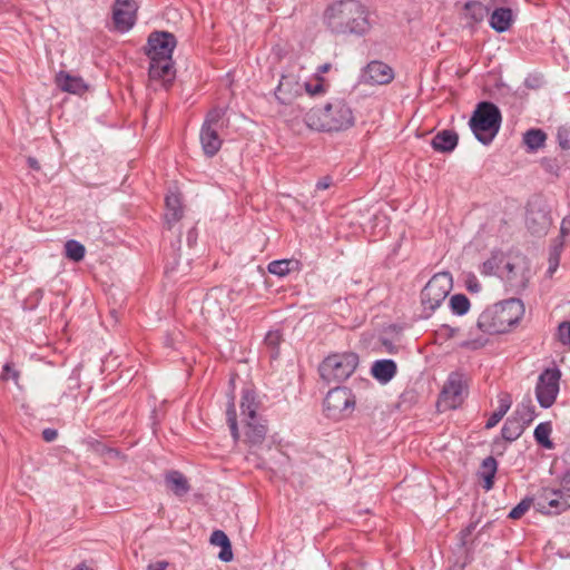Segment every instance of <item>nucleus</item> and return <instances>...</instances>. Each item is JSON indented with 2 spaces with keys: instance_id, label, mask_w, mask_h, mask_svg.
Instances as JSON below:
<instances>
[{
  "instance_id": "f257e3e1",
  "label": "nucleus",
  "mask_w": 570,
  "mask_h": 570,
  "mask_svg": "<svg viewBox=\"0 0 570 570\" xmlns=\"http://www.w3.org/2000/svg\"><path fill=\"white\" fill-rule=\"evenodd\" d=\"M324 27L334 36L365 37L373 29L371 11L360 0L331 2L322 16Z\"/></svg>"
},
{
  "instance_id": "f03ea898",
  "label": "nucleus",
  "mask_w": 570,
  "mask_h": 570,
  "mask_svg": "<svg viewBox=\"0 0 570 570\" xmlns=\"http://www.w3.org/2000/svg\"><path fill=\"white\" fill-rule=\"evenodd\" d=\"M304 120L311 129L340 131L354 125V115L344 99L334 98L322 108H312Z\"/></svg>"
},
{
  "instance_id": "7ed1b4c3",
  "label": "nucleus",
  "mask_w": 570,
  "mask_h": 570,
  "mask_svg": "<svg viewBox=\"0 0 570 570\" xmlns=\"http://www.w3.org/2000/svg\"><path fill=\"white\" fill-rule=\"evenodd\" d=\"M524 313V306L518 298H510L484 309L478 318V327L489 334L509 331Z\"/></svg>"
},
{
  "instance_id": "20e7f679",
  "label": "nucleus",
  "mask_w": 570,
  "mask_h": 570,
  "mask_svg": "<svg viewBox=\"0 0 570 570\" xmlns=\"http://www.w3.org/2000/svg\"><path fill=\"white\" fill-rule=\"evenodd\" d=\"M258 402L250 390H244L240 401V415L244 424V442L250 448L263 444L266 438L267 428L257 414Z\"/></svg>"
},
{
  "instance_id": "39448f33",
  "label": "nucleus",
  "mask_w": 570,
  "mask_h": 570,
  "mask_svg": "<svg viewBox=\"0 0 570 570\" xmlns=\"http://www.w3.org/2000/svg\"><path fill=\"white\" fill-rule=\"evenodd\" d=\"M500 109L492 102H480L469 121L475 138L483 145H489L500 130Z\"/></svg>"
},
{
  "instance_id": "423d86ee",
  "label": "nucleus",
  "mask_w": 570,
  "mask_h": 570,
  "mask_svg": "<svg viewBox=\"0 0 570 570\" xmlns=\"http://www.w3.org/2000/svg\"><path fill=\"white\" fill-rule=\"evenodd\" d=\"M538 511L559 514L570 509V469L562 475L557 488H543L535 498Z\"/></svg>"
},
{
  "instance_id": "0eeeda50",
  "label": "nucleus",
  "mask_w": 570,
  "mask_h": 570,
  "mask_svg": "<svg viewBox=\"0 0 570 570\" xmlns=\"http://www.w3.org/2000/svg\"><path fill=\"white\" fill-rule=\"evenodd\" d=\"M358 365V356L353 352L334 353L325 357L318 366L320 376L326 383L348 379Z\"/></svg>"
},
{
  "instance_id": "6e6552de",
  "label": "nucleus",
  "mask_w": 570,
  "mask_h": 570,
  "mask_svg": "<svg viewBox=\"0 0 570 570\" xmlns=\"http://www.w3.org/2000/svg\"><path fill=\"white\" fill-rule=\"evenodd\" d=\"M452 289V276L448 272L431 277L421 292V303L426 316H430L448 297Z\"/></svg>"
},
{
  "instance_id": "1a4fd4ad",
  "label": "nucleus",
  "mask_w": 570,
  "mask_h": 570,
  "mask_svg": "<svg viewBox=\"0 0 570 570\" xmlns=\"http://www.w3.org/2000/svg\"><path fill=\"white\" fill-rule=\"evenodd\" d=\"M356 399L348 387H335L326 394L323 407L325 415L334 421H341L352 415Z\"/></svg>"
},
{
  "instance_id": "9d476101",
  "label": "nucleus",
  "mask_w": 570,
  "mask_h": 570,
  "mask_svg": "<svg viewBox=\"0 0 570 570\" xmlns=\"http://www.w3.org/2000/svg\"><path fill=\"white\" fill-rule=\"evenodd\" d=\"M225 109L214 108L207 115L200 128L199 139L204 154L207 157L215 156L223 144L218 130L223 126Z\"/></svg>"
},
{
  "instance_id": "9b49d317",
  "label": "nucleus",
  "mask_w": 570,
  "mask_h": 570,
  "mask_svg": "<svg viewBox=\"0 0 570 570\" xmlns=\"http://www.w3.org/2000/svg\"><path fill=\"white\" fill-rule=\"evenodd\" d=\"M561 371L558 367L546 368L538 379L535 396L541 407L549 409L559 394Z\"/></svg>"
},
{
  "instance_id": "f8f14e48",
  "label": "nucleus",
  "mask_w": 570,
  "mask_h": 570,
  "mask_svg": "<svg viewBox=\"0 0 570 570\" xmlns=\"http://www.w3.org/2000/svg\"><path fill=\"white\" fill-rule=\"evenodd\" d=\"M500 277L511 289L519 292L527 287L530 278V267L524 257L517 256L502 266Z\"/></svg>"
},
{
  "instance_id": "ddd939ff",
  "label": "nucleus",
  "mask_w": 570,
  "mask_h": 570,
  "mask_svg": "<svg viewBox=\"0 0 570 570\" xmlns=\"http://www.w3.org/2000/svg\"><path fill=\"white\" fill-rule=\"evenodd\" d=\"M466 382L461 373L453 372L445 382L439 404L444 409H456L464 400Z\"/></svg>"
},
{
  "instance_id": "4468645a",
  "label": "nucleus",
  "mask_w": 570,
  "mask_h": 570,
  "mask_svg": "<svg viewBox=\"0 0 570 570\" xmlns=\"http://www.w3.org/2000/svg\"><path fill=\"white\" fill-rule=\"evenodd\" d=\"M176 47V38L166 31H156L148 38L147 55L150 60L173 59V51Z\"/></svg>"
},
{
  "instance_id": "2eb2a0df",
  "label": "nucleus",
  "mask_w": 570,
  "mask_h": 570,
  "mask_svg": "<svg viewBox=\"0 0 570 570\" xmlns=\"http://www.w3.org/2000/svg\"><path fill=\"white\" fill-rule=\"evenodd\" d=\"M304 83L301 82L299 76L293 71L284 73L275 89L276 99L283 105H291L296 98L302 96Z\"/></svg>"
},
{
  "instance_id": "dca6fc26",
  "label": "nucleus",
  "mask_w": 570,
  "mask_h": 570,
  "mask_svg": "<svg viewBox=\"0 0 570 570\" xmlns=\"http://www.w3.org/2000/svg\"><path fill=\"white\" fill-rule=\"evenodd\" d=\"M138 6L135 0H115L112 8V21L115 29L126 32L132 28L136 21Z\"/></svg>"
},
{
  "instance_id": "f3484780",
  "label": "nucleus",
  "mask_w": 570,
  "mask_h": 570,
  "mask_svg": "<svg viewBox=\"0 0 570 570\" xmlns=\"http://www.w3.org/2000/svg\"><path fill=\"white\" fill-rule=\"evenodd\" d=\"M360 79L365 85H387L394 79V71L385 62L373 60L362 70Z\"/></svg>"
},
{
  "instance_id": "a211bd4d",
  "label": "nucleus",
  "mask_w": 570,
  "mask_h": 570,
  "mask_svg": "<svg viewBox=\"0 0 570 570\" xmlns=\"http://www.w3.org/2000/svg\"><path fill=\"white\" fill-rule=\"evenodd\" d=\"M148 75L151 82H160L167 89L175 79L173 59L150 60Z\"/></svg>"
},
{
  "instance_id": "6ab92c4d",
  "label": "nucleus",
  "mask_w": 570,
  "mask_h": 570,
  "mask_svg": "<svg viewBox=\"0 0 570 570\" xmlns=\"http://www.w3.org/2000/svg\"><path fill=\"white\" fill-rule=\"evenodd\" d=\"M525 225L533 235H546L551 219L549 215L542 210L529 209L527 213Z\"/></svg>"
},
{
  "instance_id": "aec40b11",
  "label": "nucleus",
  "mask_w": 570,
  "mask_h": 570,
  "mask_svg": "<svg viewBox=\"0 0 570 570\" xmlns=\"http://www.w3.org/2000/svg\"><path fill=\"white\" fill-rule=\"evenodd\" d=\"M513 22V12L510 8H497L490 14L489 23L497 32H504L510 29Z\"/></svg>"
},
{
  "instance_id": "412c9836",
  "label": "nucleus",
  "mask_w": 570,
  "mask_h": 570,
  "mask_svg": "<svg viewBox=\"0 0 570 570\" xmlns=\"http://www.w3.org/2000/svg\"><path fill=\"white\" fill-rule=\"evenodd\" d=\"M56 82L62 91L70 94H82L86 91L87 86L82 78L75 77L68 72L60 71L56 77Z\"/></svg>"
},
{
  "instance_id": "4be33fe9",
  "label": "nucleus",
  "mask_w": 570,
  "mask_h": 570,
  "mask_svg": "<svg viewBox=\"0 0 570 570\" xmlns=\"http://www.w3.org/2000/svg\"><path fill=\"white\" fill-rule=\"evenodd\" d=\"M166 213L165 220L168 228H171L173 224L177 223L183 217V206L180 196L176 193H171L166 196Z\"/></svg>"
},
{
  "instance_id": "5701e85b",
  "label": "nucleus",
  "mask_w": 570,
  "mask_h": 570,
  "mask_svg": "<svg viewBox=\"0 0 570 570\" xmlns=\"http://www.w3.org/2000/svg\"><path fill=\"white\" fill-rule=\"evenodd\" d=\"M488 14V7L480 1H468L463 6V18L470 26L482 22Z\"/></svg>"
},
{
  "instance_id": "b1692460",
  "label": "nucleus",
  "mask_w": 570,
  "mask_h": 570,
  "mask_svg": "<svg viewBox=\"0 0 570 570\" xmlns=\"http://www.w3.org/2000/svg\"><path fill=\"white\" fill-rule=\"evenodd\" d=\"M372 375L382 383H387L396 374V364L393 360L375 361L371 368Z\"/></svg>"
},
{
  "instance_id": "393cba45",
  "label": "nucleus",
  "mask_w": 570,
  "mask_h": 570,
  "mask_svg": "<svg viewBox=\"0 0 570 570\" xmlns=\"http://www.w3.org/2000/svg\"><path fill=\"white\" fill-rule=\"evenodd\" d=\"M431 145L436 151L450 153L458 145V135L450 130H443L433 137Z\"/></svg>"
},
{
  "instance_id": "a878e982",
  "label": "nucleus",
  "mask_w": 570,
  "mask_h": 570,
  "mask_svg": "<svg viewBox=\"0 0 570 570\" xmlns=\"http://www.w3.org/2000/svg\"><path fill=\"white\" fill-rule=\"evenodd\" d=\"M499 406L498 409L490 415L485 423L487 429L494 428L507 414L512 405V399L509 393H501L498 396Z\"/></svg>"
},
{
  "instance_id": "bb28decb",
  "label": "nucleus",
  "mask_w": 570,
  "mask_h": 570,
  "mask_svg": "<svg viewBox=\"0 0 570 570\" xmlns=\"http://www.w3.org/2000/svg\"><path fill=\"white\" fill-rule=\"evenodd\" d=\"M299 269V262L296 259H278L267 265V271L276 276L284 277L291 272Z\"/></svg>"
},
{
  "instance_id": "cd10ccee",
  "label": "nucleus",
  "mask_w": 570,
  "mask_h": 570,
  "mask_svg": "<svg viewBox=\"0 0 570 570\" xmlns=\"http://www.w3.org/2000/svg\"><path fill=\"white\" fill-rule=\"evenodd\" d=\"M523 422H520L513 415H511L503 424L501 434L505 441L512 442L521 436L525 430Z\"/></svg>"
},
{
  "instance_id": "c85d7f7f",
  "label": "nucleus",
  "mask_w": 570,
  "mask_h": 570,
  "mask_svg": "<svg viewBox=\"0 0 570 570\" xmlns=\"http://www.w3.org/2000/svg\"><path fill=\"white\" fill-rule=\"evenodd\" d=\"M166 483L176 495H184L189 491L187 479L178 471H171L166 475Z\"/></svg>"
},
{
  "instance_id": "c756f323",
  "label": "nucleus",
  "mask_w": 570,
  "mask_h": 570,
  "mask_svg": "<svg viewBox=\"0 0 570 570\" xmlns=\"http://www.w3.org/2000/svg\"><path fill=\"white\" fill-rule=\"evenodd\" d=\"M504 262L503 253L493 252L491 257L488 258L480 267V273L485 276L498 274L502 271L501 265Z\"/></svg>"
},
{
  "instance_id": "7c9ffc66",
  "label": "nucleus",
  "mask_w": 570,
  "mask_h": 570,
  "mask_svg": "<svg viewBox=\"0 0 570 570\" xmlns=\"http://www.w3.org/2000/svg\"><path fill=\"white\" fill-rule=\"evenodd\" d=\"M512 415L528 426L535 417V409L531 399L523 400Z\"/></svg>"
},
{
  "instance_id": "2f4dec72",
  "label": "nucleus",
  "mask_w": 570,
  "mask_h": 570,
  "mask_svg": "<svg viewBox=\"0 0 570 570\" xmlns=\"http://www.w3.org/2000/svg\"><path fill=\"white\" fill-rule=\"evenodd\" d=\"M330 82L323 76H314L313 82H304V90L311 97L323 96L327 92Z\"/></svg>"
},
{
  "instance_id": "473e14b6",
  "label": "nucleus",
  "mask_w": 570,
  "mask_h": 570,
  "mask_svg": "<svg viewBox=\"0 0 570 570\" xmlns=\"http://www.w3.org/2000/svg\"><path fill=\"white\" fill-rule=\"evenodd\" d=\"M546 138L541 129H530L523 135V142L530 150H537L544 145Z\"/></svg>"
},
{
  "instance_id": "72a5a7b5",
  "label": "nucleus",
  "mask_w": 570,
  "mask_h": 570,
  "mask_svg": "<svg viewBox=\"0 0 570 570\" xmlns=\"http://www.w3.org/2000/svg\"><path fill=\"white\" fill-rule=\"evenodd\" d=\"M551 425L549 422H543V423H540L537 425V428L534 429V439L535 441L542 445L543 448L546 449H552L553 448V443L552 441L550 440V434H551Z\"/></svg>"
},
{
  "instance_id": "f704fd0d",
  "label": "nucleus",
  "mask_w": 570,
  "mask_h": 570,
  "mask_svg": "<svg viewBox=\"0 0 570 570\" xmlns=\"http://www.w3.org/2000/svg\"><path fill=\"white\" fill-rule=\"evenodd\" d=\"M66 257L73 262H80L83 259L86 249L82 244L75 239H70L65 244Z\"/></svg>"
},
{
  "instance_id": "c9c22d12",
  "label": "nucleus",
  "mask_w": 570,
  "mask_h": 570,
  "mask_svg": "<svg viewBox=\"0 0 570 570\" xmlns=\"http://www.w3.org/2000/svg\"><path fill=\"white\" fill-rule=\"evenodd\" d=\"M226 417H227V423H228L233 439L235 441H238L240 434H239V430H238V425H237V414H236L234 397H232L230 401L228 402V405L226 409Z\"/></svg>"
},
{
  "instance_id": "e433bc0d",
  "label": "nucleus",
  "mask_w": 570,
  "mask_h": 570,
  "mask_svg": "<svg viewBox=\"0 0 570 570\" xmlns=\"http://www.w3.org/2000/svg\"><path fill=\"white\" fill-rule=\"evenodd\" d=\"M450 307L453 314L464 315L470 309V301L463 294H455L450 298Z\"/></svg>"
},
{
  "instance_id": "4c0bfd02",
  "label": "nucleus",
  "mask_w": 570,
  "mask_h": 570,
  "mask_svg": "<svg viewBox=\"0 0 570 570\" xmlns=\"http://www.w3.org/2000/svg\"><path fill=\"white\" fill-rule=\"evenodd\" d=\"M281 342L282 335L278 331H269L266 334L264 343L269 351L271 358H276L278 356Z\"/></svg>"
},
{
  "instance_id": "58836bf2",
  "label": "nucleus",
  "mask_w": 570,
  "mask_h": 570,
  "mask_svg": "<svg viewBox=\"0 0 570 570\" xmlns=\"http://www.w3.org/2000/svg\"><path fill=\"white\" fill-rule=\"evenodd\" d=\"M535 504V499L525 498L520 503H518L509 513V518L511 519H520L525 514V512L530 509L532 504Z\"/></svg>"
},
{
  "instance_id": "ea45409f",
  "label": "nucleus",
  "mask_w": 570,
  "mask_h": 570,
  "mask_svg": "<svg viewBox=\"0 0 570 570\" xmlns=\"http://www.w3.org/2000/svg\"><path fill=\"white\" fill-rule=\"evenodd\" d=\"M558 340L563 345H570V322H561L557 332Z\"/></svg>"
},
{
  "instance_id": "a19ab883",
  "label": "nucleus",
  "mask_w": 570,
  "mask_h": 570,
  "mask_svg": "<svg viewBox=\"0 0 570 570\" xmlns=\"http://www.w3.org/2000/svg\"><path fill=\"white\" fill-rule=\"evenodd\" d=\"M229 539L226 533L222 530H215L210 535V543L220 548L228 547Z\"/></svg>"
},
{
  "instance_id": "79ce46f5",
  "label": "nucleus",
  "mask_w": 570,
  "mask_h": 570,
  "mask_svg": "<svg viewBox=\"0 0 570 570\" xmlns=\"http://www.w3.org/2000/svg\"><path fill=\"white\" fill-rule=\"evenodd\" d=\"M558 141L562 149H570V128H568V127L559 128Z\"/></svg>"
},
{
  "instance_id": "37998d69",
  "label": "nucleus",
  "mask_w": 570,
  "mask_h": 570,
  "mask_svg": "<svg viewBox=\"0 0 570 570\" xmlns=\"http://www.w3.org/2000/svg\"><path fill=\"white\" fill-rule=\"evenodd\" d=\"M560 256L557 249H554L549 257V267H548V274L551 276L559 266Z\"/></svg>"
},
{
  "instance_id": "c03bdc74",
  "label": "nucleus",
  "mask_w": 570,
  "mask_h": 570,
  "mask_svg": "<svg viewBox=\"0 0 570 570\" xmlns=\"http://www.w3.org/2000/svg\"><path fill=\"white\" fill-rule=\"evenodd\" d=\"M482 468L484 470L483 474L495 473L497 472V461L493 456H488L483 460Z\"/></svg>"
},
{
  "instance_id": "a18cd8bd",
  "label": "nucleus",
  "mask_w": 570,
  "mask_h": 570,
  "mask_svg": "<svg viewBox=\"0 0 570 570\" xmlns=\"http://www.w3.org/2000/svg\"><path fill=\"white\" fill-rule=\"evenodd\" d=\"M18 376H19L18 372H17V371H14V370L11 367V365H10V364H6V365L3 366V371H2V373H1V379H2V380H9L10 377H12L13 380H16V381H17V380H18Z\"/></svg>"
},
{
  "instance_id": "49530a36",
  "label": "nucleus",
  "mask_w": 570,
  "mask_h": 570,
  "mask_svg": "<svg viewBox=\"0 0 570 570\" xmlns=\"http://www.w3.org/2000/svg\"><path fill=\"white\" fill-rule=\"evenodd\" d=\"M333 184V179L330 176L322 177L315 185V189L318 190H325L330 188Z\"/></svg>"
},
{
  "instance_id": "de8ad7c7",
  "label": "nucleus",
  "mask_w": 570,
  "mask_h": 570,
  "mask_svg": "<svg viewBox=\"0 0 570 570\" xmlns=\"http://www.w3.org/2000/svg\"><path fill=\"white\" fill-rule=\"evenodd\" d=\"M219 559L225 562H228L233 559L230 542L228 543V547L222 548V550L219 552Z\"/></svg>"
},
{
  "instance_id": "09e8293b",
  "label": "nucleus",
  "mask_w": 570,
  "mask_h": 570,
  "mask_svg": "<svg viewBox=\"0 0 570 570\" xmlns=\"http://www.w3.org/2000/svg\"><path fill=\"white\" fill-rule=\"evenodd\" d=\"M57 435H58V433L53 429H45L42 431V436H43L45 441H47V442L55 441L57 439Z\"/></svg>"
},
{
  "instance_id": "8fccbe9b",
  "label": "nucleus",
  "mask_w": 570,
  "mask_h": 570,
  "mask_svg": "<svg viewBox=\"0 0 570 570\" xmlns=\"http://www.w3.org/2000/svg\"><path fill=\"white\" fill-rule=\"evenodd\" d=\"M468 289L470 292H474V293H478L481 291V285L475 277L468 281Z\"/></svg>"
},
{
  "instance_id": "3c124183",
  "label": "nucleus",
  "mask_w": 570,
  "mask_h": 570,
  "mask_svg": "<svg viewBox=\"0 0 570 570\" xmlns=\"http://www.w3.org/2000/svg\"><path fill=\"white\" fill-rule=\"evenodd\" d=\"M168 563L166 561H158L155 563H150L147 567V570H165L167 568Z\"/></svg>"
},
{
  "instance_id": "603ef678",
  "label": "nucleus",
  "mask_w": 570,
  "mask_h": 570,
  "mask_svg": "<svg viewBox=\"0 0 570 570\" xmlns=\"http://www.w3.org/2000/svg\"><path fill=\"white\" fill-rule=\"evenodd\" d=\"M494 474L495 473L483 474V479H484V482H485V484H484L485 490L492 489Z\"/></svg>"
},
{
  "instance_id": "864d4df0",
  "label": "nucleus",
  "mask_w": 570,
  "mask_h": 570,
  "mask_svg": "<svg viewBox=\"0 0 570 570\" xmlns=\"http://www.w3.org/2000/svg\"><path fill=\"white\" fill-rule=\"evenodd\" d=\"M332 65L331 63H323L317 67L316 73L314 76H323V73H326L331 70Z\"/></svg>"
},
{
  "instance_id": "5fc2aeb1",
  "label": "nucleus",
  "mask_w": 570,
  "mask_h": 570,
  "mask_svg": "<svg viewBox=\"0 0 570 570\" xmlns=\"http://www.w3.org/2000/svg\"><path fill=\"white\" fill-rule=\"evenodd\" d=\"M27 163L28 166L36 171L41 169L39 161L35 157H28Z\"/></svg>"
},
{
  "instance_id": "6e6d98bb",
  "label": "nucleus",
  "mask_w": 570,
  "mask_h": 570,
  "mask_svg": "<svg viewBox=\"0 0 570 570\" xmlns=\"http://www.w3.org/2000/svg\"><path fill=\"white\" fill-rule=\"evenodd\" d=\"M462 346H465V347H473V348L475 347L474 343H472V342H464V343L462 344Z\"/></svg>"
},
{
  "instance_id": "4d7b16f0",
  "label": "nucleus",
  "mask_w": 570,
  "mask_h": 570,
  "mask_svg": "<svg viewBox=\"0 0 570 570\" xmlns=\"http://www.w3.org/2000/svg\"><path fill=\"white\" fill-rule=\"evenodd\" d=\"M76 570H92V569H90L89 567H87L85 564H81Z\"/></svg>"
},
{
  "instance_id": "13d9d810",
  "label": "nucleus",
  "mask_w": 570,
  "mask_h": 570,
  "mask_svg": "<svg viewBox=\"0 0 570 570\" xmlns=\"http://www.w3.org/2000/svg\"><path fill=\"white\" fill-rule=\"evenodd\" d=\"M187 239H188V242H189V243L191 242V239H194V236H191V232H190V233H189V235L187 236Z\"/></svg>"
},
{
  "instance_id": "bf43d9fd",
  "label": "nucleus",
  "mask_w": 570,
  "mask_h": 570,
  "mask_svg": "<svg viewBox=\"0 0 570 570\" xmlns=\"http://www.w3.org/2000/svg\"><path fill=\"white\" fill-rule=\"evenodd\" d=\"M187 239H188V242H189V243L191 242V239H194V236H191V232H190V233H189V235L187 236Z\"/></svg>"
},
{
  "instance_id": "052dcab7",
  "label": "nucleus",
  "mask_w": 570,
  "mask_h": 570,
  "mask_svg": "<svg viewBox=\"0 0 570 570\" xmlns=\"http://www.w3.org/2000/svg\"><path fill=\"white\" fill-rule=\"evenodd\" d=\"M445 328H446V330H449V331L451 332V333H450V335H453V333H454V330H453V328H450V327H448V326H446Z\"/></svg>"
}]
</instances>
